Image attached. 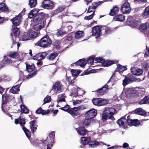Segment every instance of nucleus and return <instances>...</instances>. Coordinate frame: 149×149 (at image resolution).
<instances>
[{
	"label": "nucleus",
	"mask_w": 149,
	"mask_h": 149,
	"mask_svg": "<svg viewBox=\"0 0 149 149\" xmlns=\"http://www.w3.org/2000/svg\"><path fill=\"white\" fill-rule=\"evenodd\" d=\"M129 116L127 117L126 119L124 117L118 120L117 122V124L120 126L125 128L127 127V124L130 126H137L140 124V123L137 119H132L129 118Z\"/></svg>",
	"instance_id": "f257e3e1"
},
{
	"label": "nucleus",
	"mask_w": 149,
	"mask_h": 149,
	"mask_svg": "<svg viewBox=\"0 0 149 149\" xmlns=\"http://www.w3.org/2000/svg\"><path fill=\"white\" fill-rule=\"evenodd\" d=\"M44 18L43 13L38 14L33 18V20L36 22L38 20V22H36L33 26V29L36 31L41 29L44 26L43 19Z\"/></svg>",
	"instance_id": "f03ea898"
},
{
	"label": "nucleus",
	"mask_w": 149,
	"mask_h": 149,
	"mask_svg": "<svg viewBox=\"0 0 149 149\" xmlns=\"http://www.w3.org/2000/svg\"><path fill=\"white\" fill-rule=\"evenodd\" d=\"M52 43V41L48 35L43 37L38 42V45L40 47L46 48Z\"/></svg>",
	"instance_id": "7ed1b4c3"
},
{
	"label": "nucleus",
	"mask_w": 149,
	"mask_h": 149,
	"mask_svg": "<svg viewBox=\"0 0 149 149\" xmlns=\"http://www.w3.org/2000/svg\"><path fill=\"white\" fill-rule=\"evenodd\" d=\"M86 109L85 107L81 105L77 107L70 108L68 111V113L74 117L79 115L80 113V111Z\"/></svg>",
	"instance_id": "20e7f679"
},
{
	"label": "nucleus",
	"mask_w": 149,
	"mask_h": 149,
	"mask_svg": "<svg viewBox=\"0 0 149 149\" xmlns=\"http://www.w3.org/2000/svg\"><path fill=\"white\" fill-rule=\"evenodd\" d=\"M63 90V86L62 84L60 82H56L53 86L51 91L54 93H57L61 92Z\"/></svg>",
	"instance_id": "39448f33"
},
{
	"label": "nucleus",
	"mask_w": 149,
	"mask_h": 149,
	"mask_svg": "<svg viewBox=\"0 0 149 149\" xmlns=\"http://www.w3.org/2000/svg\"><path fill=\"white\" fill-rule=\"evenodd\" d=\"M92 101L93 104L96 106L104 105L107 104L108 102L107 100L100 98H93Z\"/></svg>",
	"instance_id": "423d86ee"
},
{
	"label": "nucleus",
	"mask_w": 149,
	"mask_h": 149,
	"mask_svg": "<svg viewBox=\"0 0 149 149\" xmlns=\"http://www.w3.org/2000/svg\"><path fill=\"white\" fill-rule=\"evenodd\" d=\"M137 94L136 90L134 88H131L126 90L125 96L127 98L130 99L135 97Z\"/></svg>",
	"instance_id": "0eeeda50"
},
{
	"label": "nucleus",
	"mask_w": 149,
	"mask_h": 149,
	"mask_svg": "<svg viewBox=\"0 0 149 149\" xmlns=\"http://www.w3.org/2000/svg\"><path fill=\"white\" fill-rule=\"evenodd\" d=\"M131 10V8L130 4L128 1H125L122 5L121 11L123 13H129Z\"/></svg>",
	"instance_id": "6e6552de"
},
{
	"label": "nucleus",
	"mask_w": 149,
	"mask_h": 149,
	"mask_svg": "<svg viewBox=\"0 0 149 149\" xmlns=\"http://www.w3.org/2000/svg\"><path fill=\"white\" fill-rule=\"evenodd\" d=\"M115 109L113 108H105L104 111L108 116H109V119L112 120L115 119L113 116L115 114Z\"/></svg>",
	"instance_id": "1a4fd4ad"
},
{
	"label": "nucleus",
	"mask_w": 149,
	"mask_h": 149,
	"mask_svg": "<svg viewBox=\"0 0 149 149\" xmlns=\"http://www.w3.org/2000/svg\"><path fill=\"white\" fill-rule=\"evenodd\" d=\"M97 111L94 109H92L87 111L84 114L86 118L92 119L94 118L97 115Z\"/></svg>",
	"instance_id": "9d476101"
},
{
	"label": "nucleus",
	"mask_w": 149,
	"mask_h": 149,
	"mask_svg": "<svg viewBox=\"0 0 149 149\" xmlns=\"http://www.w3.org/2000/svg\"><path fill=\"white\" fill-rule=\"evenodd\" d=\"M136 81V79L134 76L129 74L127 77H126L125 79L123 80V85L125 86L129 83H132Z\"/></svg>",
	"instance_id": "9b49d317"
},
{
	"label": "nucleus",
	"mask_w": 149,
	"mask_h": 149,
	"mask_svg": "<svg viewBox=\"0 0 149 149\" xmlns=\"http://www.w3.org/2000/svg\"><path fill=\"white\" fill-rule=\"evenodd\" d=\"M53 4L50 0H44L42 4V6L45 9H51L53 8Z\"/></svg>",
	"instance_id": "f8f14e48"
},
{
	"label": "nucleus",
	"mask_w": 149,
	"mask_h": 149,
	"mask_svg": "<svg viewBox=\"0 0 149 149\" xmlns=\"http://www.w3.org/2000/svg\"><path fill=\"white\" fill-rule=\"evenodd\" d=\"M100 28L98 26H96L92 29V35L96 36V38L100 37L101 35Z\"/></svg>",
	"instance_id": "ddd939ff"
},
{
	"label": "nucleus",
	"mask_w": 149,
	"mask_h": 149,
	"mask_svg": "<svg viewBox=\"0 0 149 149\" xmlns=\"http://www.w3.org/2000/svg\"><path fill=\"white\" fill-rule=\"evenodd\" d=\"M47 52H43L38 53L34 56L33 59L36 60H41L45 58V57L47 55Z\"/></svg>",
	"instance_id": "4468645a"
},
{
	"label": "nucleus",
	"mask_w": 149,
	"mask_h": 149,
	"mask_svg": "<svg viewBox=\"0 0 149 149\" xmlns=\"http://www.w3.org/2000/svg\"><path fill=\"white\" fill-rule=\"evenodd\" d=\"M108 89V86L107 85H105L101 88L97 90L96 91L97 92V94L98 96L103 95L104 93H107Z\"/></svg>",
	"instance_id": "2eb2a0df"
},
{
	"label": "nucleus",
	"mask_w": 149,
	"mask_h": 149,
	"mask_svg": "<svg viewBox=\"0 0 149 149\" xmlns=\"http://www.w3.org/2000/svg\"><path fill=\"white\" fill-rule=\"evenodd\" d=\"M131 73L134 75L139 76L143 73L142 70L140 68H132L131 69Z\"/></svg>",
	"instance_id": "dca6fc26"
},
{
	"label": "nucleus",
	"mask_w": 149,
	"mask_h": 149,
	"mask_svg": "<svg viewBox=\"0 0 149 149\" xmlns=\"http://www.w3.org/2000/svg\"><path fill=\"white\" fill-rule=\"evenodd\" d=\"M22 16L21 15L19 14L12 19L13 23L15 26H18L20 24Z\"/></svg>",
	"instance_id": "f3484780"
},
{
	"label": "nucleus",
	"mask_w": 149,
	"mask_h": 149,
	"mask_svg": "<svg viewBox=\"0 0 149 149\" xmlns=\"http://www.w3.org/2000/svg\"><path fill=\"white\" fill-rule=\"evenodd\" d=\"M77 132L81 136H84L88 133V131L84 127H80L76 129Z\"/></svg>",
	"instance_id": "a211bd4d"
},
{
	"label": "nucleus",
	"mask_w": 149,
	"mask_h": 149,
	"mask_svg": "<svg viewBox=\"0 0 149 149\" xmlns=\"http://www.w3.org/2000/svg\"><path fill=\"white\" fill-rule=\"evenodd\" d=\"M91 138L90 136H88L87 137H82L81 138V141L82 145L80 146V148H84V146L88 144Z\"/></svg>",
	"instance_id": "6ab92c4d"
},
{
	"label": "nucleus",
	"mask_w": 149,
	"mask_h": 149,
	"mask_svg": "<svg viewBox=\"0 0 149 149\" xmlns=\"http://www.w3.org/2000/svg\"><path fill=\"white\" fill-rule=\"evenodd\" d=\"M127 69V68L125 67L119 65H117V67L116 69V71L119 72V73L121 74V75L125 76V75H123L121 73H123L124 71L126 70Z\"/></svg>",
	"instance_id": "aec40b11"
},
{
	"label": "nucleus",
	"mask_w": 149,
	"mask_h": 149,
	"mask_svg": "<svg viewBox=\"0 0 149 149\" xmlns=\"http://www.w3.org/2000/svg\"><path fill=\"white\" fill-rule=\"evenodd\" d=\"M95 61L97 62L100 63H102L103 66H108L110 65L109 64L106 63L105 60L102 58L100 57H97L95 58Z\"/></svg>",
	"instance_id": "412c9836"
},
{
	"label": "nucleus",
	"mask_w": 149,
	"mask_h": 149,
	"mask_svg": "<svg viewBox=\"0 0 149 149\" xmlns=\"http://www.w3.org/2000/svg\"><path fill=\"white\" fill-rule=\"evenodd\" d=\"M149 28V24L148 22H146L144 24H140L139 27V29L142 32H143Z\"/></svg>",
	"instance_id": "4be33fe9"
},
{
	"label": "nucleus",
	"mask_w": 149,
	"mask_h": 149,
	"mask_svg": "<svg viewBox=\"0 0 149 149\" xmlns=\"http://www.w3.org/2000/svg\"><path fill=\"white\" fill-rule=\"evenodd\" d=\"M30 124V127L31 129V132L33 133L36 131L37 129V126L36 124V121L35 120H33L29 123Z\"/></svg>",
	"instance_id": "5701e85b"
},
{
	"label": "nucleus",
	"mask_w": 149,
	"mask_h": 149,
	"mask_svg": "<svg viewBox=\"0 0 149 149\" xmlns=\"http://www.w3.org/2000/svg\"><path fill=\"white\" fill-rule=\"evenodd\" d=\"M119 9V8L117 6L113 7V8L111 10L109 15L111 16L115 15L118 13Z\"/></svg>",
	"instance_id": "b1692460"
},
{
	"label": "nucleus",
	"mask_w": 149,
	"mask_h": 149,
	"mask_svg": "<svg viewBox=\"0 0 149 149\" xmlns=\"http://www.w3.org/2000/svg\"><path fill=\"white\" fill-rule=\"evenodd\" d=\"M134 112L137 114L142 116H145L146 114V113L145 111L140 108L136 109L134 111Z\"/></svg>",
	"instance_id": "393cba45"
},
{
	"label": "nucleus",
	"mask_w": 149,
	"mask_h": 149,
	"mask_svg": "<svg viewBox=\"0 0 149 149\" xmlns=\"http://www.w3.org/2000/svg\"><path fill=\"white\" fill-rule=\"evenodd\" d=\"M39 12V10L35 8L33 10H31L29 13L28 14V17L29 18H31L36 15Z\"/></svg>",
	"instance_id": "a878e982"
},
{
	"label": "nucleus",
	"mask_w": 149,
	"mask_h": 149,
	"mask_svg": "<svg viewBox=\"0 0 149 149\" xmlns=\"http://www.w3.org/2000/svg\"><path fill=\"white\" fill-rule=\"evenodd\" d=\"M15 122L16 124L19 123L22 126L25 123V119L23 118H21V117L17 119H15Z\"/></svg>",
	"instance_id": "bb28decb"
},
{
	"label": "nucleus",
	"mask_w": 149,
	"mask_h": 149,
	"mask_svg": "<svg viewBox=\"0 0 149 149\" xmlns=\"http://www.w3.org/2000/svg\"><path fill=\"white\" fill-rule=\"evenodd\" d=\"M125 16L122 15H119L116 16L113 18L114 20L122 22L125 20Z\"/></svg>",
	"instance_id": "cd10ccee"
},
{
	"label": "nucleus",
	"mask_w": 149,
	"mask_h": 149,
	"mask_svg": "<svg viewBox=\"0 0 149 149\" xmlns=\"http://www.w3.org/2000/svg\"><path fill=\"white\" fill-rule=\"evenodd\" d=\"M84 33L82 31H76L75 33L74 36L77 39H79L83 37Z\"/></svg>",
	"instance_id": "c85d7f7f"
},
{
	"label": "nucleus",
	"mask_w": 149,
	"mask_h": 149,
	"mask_svg": "<svg viewBox=\"0 0 149 149\" xmlns=\"http://www.w3.org/2000/svg\"><path fill=\"white\" fill-rule=\"evenodd\" d=\"M149 103V97L146 96L142 100L139 101V103L140 104H147Z\"/></svg>",
	"instance_id": "c756f323"
},
{
	"label": "nucleus",
	"mask_w": 149,
	"mask_h": 149,
	"mask_svg": "<svg viewBox=\"0 0 149 149\" xmlns=\"http://www.w3.org/2000/svg\"><path fill=\"white\" fill-rule=\"evenodd\" d=\"M8 55L12 58L15 59L18 58L19 57V54L16 52H10L9 53Z\"/></svg>",
	"instance_id": "7c9ffc66"
},
{
	"label": "nucleus",
	"mask_w": 149,
	"mask_h": 149,
	"mask_svg": "<svg viewBox=\"0 0 149 149\" xmlns=\"http://www.w3.org/2000/svg\"><path fill=\"white\" fill-rule=\"evenodd\" d=\"M86 64L84 59H82L79 60L75 63V64L80 66L81 67H84Z\"/></svg>",
	"instance_id": "2f4dec72"
},
{
	"label": "nucleus",
	"mask_w": 149,
	"mask_h": 149,
	"mask_svg": "<svg viewBox=\"0 0 149 149\" xmlns=\"http://www.w3.org/2000/svg\"><path fill=\"white\" fill-rule=\"evenodd\" d=\"M19 85H18L12 87L10 90V92L13 93H16L18 91H19Z\"/></svg>",
	"instance_id": "473e14b6"
},
{
	"label": "nucleus",
	"mask_w": 149,
	"mask_h": 149,
	"mask_svg": "<svg viewBox=\"0 0 149 149\" xmlns=\"http://www.w3.org/2000/svg\"><path fill=\"white\" fill-rule=\"evenodd\" d=\"M149 61H143L142 64V68L146 71L148 70L149 67Z\"/></svg>",
	"instance_id": "72a5a7b5"
},
{
	"label": "nucleus",
	"mask_w": 149,
	"mask_h": 149,
	"mask_svg": "<svg viewBox=\"0 0 149 149\" xmlns=\"http://www.w3.org/2000/svg\"><path fill=\"white\" fill-rule=\"evenodd\" d=\"M142 15L145 18H146L149 16V6L145 8Z\"/></svg>",
	"instance_id": "f704fd0d"
},
{
	"label": "nucleus",
	"mask_w": 149,
	"mask_h": 149,
	"mask_svg": "<svg viewBox=\"0 0 149 149\" xmlns=\"http://www.w3.org/2000/svg\"><path fill=\"white\" fill-rule=\"evenodd\" d=\"M38 34L37 32L33 31H30L28 33V35L30 38H35L38 36Z\"/></svg>",
	"instance_id": "c9c22d12"
},
{
	"label": "nucleus",
	"mask_w": 149,
	"mask_h": 149,
	"mask_svg": "<svg viewBox=\"0 0 149 149\" xmlns=\"http://www.w3.org/2000/svg\"><path fill=\"white\" fill-rule=\"evenodd\" d=\"M58 56V54L56 52L52 53L47 57L48 59L51 61L54 59Z\"/></svg>",
	"instance_id": "e433bc0d"
},
{
	"label": "nucleus",
	"mask_w": 149,
	"mask_h": 149,
	"mask_svg": "<svg viewBox=\"0 0 149 149\" xmlns=\"http://www.w3.org/2000/svg\"><path fill=\"white\" fill-rule=\"evenodd\" d=\"M8 10V8L3 3L0 4V10L2 11L7 12Z\"/></svg>",
	"instance_id": "4c0bfd02"
},
{
	"label": "nucleus",
	"mask_w": 149,
	"mask_h": 149,
	"mask_svg": "<svg viewBox=\"0 0 149 149\" xmlns=\"http://www.w3.org/2000/svg\"><path fill=\"white\" fill-rule=\"evenodd\" d=\"M35 69V66L33 64L31 65L26 64V69L29 72H31Z\"/></svg>",
	"instance_id": "58836bf2"
},
{
	"label": "nucleus",
	"mask_w": 149,
	"mask_h": 149,
	"mask_svg": "<svg viewBox=\"0 0 149 149\" xmlns=\"http://www.w3.org/2000/svg\"><path fill=\"white\" fill-rule=\"evenodd\" d=\"M13 32L14 36L16 37H18L19 35V29L17 27L14 28L13 29Z\"/></svg>",
	"instance_id": "ea45409f"
},
{
	"label": "nucleus",
	"mask_w": 149,
	"mask_h": 149,
	"mask_svg": "<svg viewBox=\"0 0 149 149\" xmlns=\"http://www.w3.org/2000/svg\"><path fill=\"white\" fill-rule=\"evenodd\" d=\"M57 101L58 103L62 102H65V100L64 95L63 94H60L58 95Z\"/></svg>",
	"instance_id": "a19ab883"
},
{
	"label": "nucleus",
	"mask_w": 149,
	"mask_h": 149,
	"mask_svg": "<svg viewBox=\"0 0 149 149\" xmlns=\"http://www.w3.org/2000/svg\"><path fill=\"white\" fill-rule=\"evenodd\" d=\"M99 142L96 140L91 141L89 143V146L91 147H94L99 144Z\"/></svg>",
	"instance_id": "79ce46f5"
},
{
	"label": "nucleus",
	"mask_w": 149,
	"mask_h": 149,
	"mask_svg": "<svg viewBox=\"0 0 149 149\" xmlns=\"http://www.w3.org/2000/svg\"><path fill=\"white\" fill-rule=\"evenodd\" d=\"M83 122V125L85 126H88L91 124L92 120L86 118Z\"/></svg>",
	"instance_id": "37998d69"
},
{
	"label": "nucleus",
	"mask_w": 149,
	"mask_h": 149,
	"mask_svg": "<svg viewBox=\"0 0 149 149\" xmlns=\"http://www.w3.org/2000/svg\"><path fill=\"white\" fill-rule=\"evenodd\" d=\"M37 4L36 0H29V5L31 8L34 7Z\"/></svg>",
	"instance_id": "c03bdc74"
},
{
	"label": "nucleus",
	"mask_w": 149,
	"mask_h": 149,
	"mask_svg": "<svg viewBox=\"0 0 149 149\" xmlns=\"http://www.w3.org/2000/svg\"><path fill=\"white\" fill-rule=\"evenodd\" d=\"M118 28V27H116L112 29L111 28L106 27L104 28L105 33L107 34L111 33L113 31V29H116Z\"/></svg>",
	"instance_id": "a18cd8bd"
},
{
	"label": "nucleus",
	"mask_w": 149,
	"mask_h": 149,
	"mask_svg": "<svg viewBox=\"0 0 149 149\" xmlns=\"http://www.w3.org/2000/svg\"><path fill=\"white\" fill-rule=\"evenodd\" d=\"M22 129L25 132L26 136L28 138L30 137L31 136V133L28 130L24 127H22Z\"/></svg>",
	"instance_id": "49530a36"
},
{
	"label": "nucleus",
	"mask_w": 149,
	"mask_h": 149,
	"mask_svg": "<svg viewBox=\"0 0 149 149\" xmlns=\"http://www.w3.org/2000/svg\"><path fill=\"white\" fill-rule=\"evenodd\" d=\"M131 24L132 25L135 27H138L139 28V27L140 26L141 23L140 22L137 20H134V21L132 22V24Z\"/></svg>",
	"instance_id": "de8ad7c7"
},
{
	"label": "nucleus",
	"mask_w": 149,
	"mask_h": 149,
	"mask_svg": "<svg viewBox=\"0 0 149 149\" xmlns=\"http://www.w3.org/2000/svg\"><path fill=\"white\" fill-rule=\"evenodd\" d=\"M2 99L3 101L2 104V109L3 110V106L4 104H6L7 99L6 95H3L2 96Z\"/></svg>",
	"instance_id": "09e8293b"
},
{
	"label": "nucleus",
	"mask_w": 149,
	"mask_h": 149,
	"mask_svg": "<svg viewBox=\"0 0 149 149\" xmlns=\"http://www.w3.org/2000/svg\"><path fill=\"white\" fill-rule=\"evenodd\" d=\"M71 72L72 76L74 77H77L79 74V71L77 70H72Z\"/></svg>",
	"instance_id": "8fccbe9b"
},
{
	"label": "nucleus",
	"mask_w": 149,
	"mask_h": 149,
	"mask_svg": "<svg viewBox=\"0 0 149 149\" xmlns=\"http://www.w3.org/2000/svg\"><path fill=\"white\" fill-rule=\"evenodd\" d=\"M65 8V6H61L58 7L56 10V11L57 13H60L64 10Z\"/></svg>",
	"instance_id": "3c124183"
},
{
	"label": "nucleus",
	"mask_w": 149,
	"mask_h": 149,
	"mask_svg": "<svg viewBox=\"0 0 149 149\" xmlns=\"http://www.w3.org/2000/svg\"><path fill=\"white\" fill-rule=\"evenodd\" d=\"M95 58V57L94 56H92L90 57L89 59L87 61V63L89 64L90 65H92L93 63Z\"/></svg>",
	"instance_id": "603ef678"
},
{
	"label": "nucleus",
	"mask_w": 149,
	"mask_h": 149,
	"mask_svg": "<svg viewBox=\"0 0 149 149\" xmlns=\"http://www.w3.org/2000/svg\"><path fill=\"white\" fill-rule=\"evenodd\" d=\"M109 116H108L107 113L103 111L102 116V120L103 121H105L107 119V118L109 119Z\"/></svg>",
	"instance_id": "864d4df0"
},
{
	"label": "nucleus",
	"mask_w": 149,
	"mask_h": 149,
	"mask_svg": "<svg viewBox=\"0 0 149 149\" xmlns=\"http://www.w3.org/2000/svg\"><path fill=\"white\" fill-rule=\"evenodd\" d=\"M102 1L99 2H94L92 5V7L93 8V10H95L96 8L102 3Z\"/></svg>",
	"instance_id": "5fc2aeb1"
},
{
	"label": "nucleus",
	"mask_w": 149,
	"mask_h": 149,
	"mask_svg": "<svg viewBox=\"0 0 149 149\" xmlns=\"http://www.w3.org/2000/svg\"><path fill=\"white\" fill-rule=\"evenodd\" d=\"M21 111L23 113H28L29 112V110L24 105H21Z\"/></svg>",
	"instance_id": "6e6d98bb"
},
{
	"label": "nucleus",
	"mask_w": 149,
	"mask_h": 149,
	"mask_svg": "<svg viewBox=\"0 0 149 149\" xmlns=\"http://www.w3.org/2000/svg\"><path fill=\"white\" fill-rule=\"evenodd\" d=\"M67 32L66 31H58L56 33V35L58 36H62L66 34Z\"/></svg>",
	"instance_id": "4d7b16f0"
},
{
	"label": "nucleus",
	"mask_w": 149,
	"mask_h": 149,
	"mask_svg": "<svg viewBox=\"0 0 149 149\" xmlns=\"http://www.w3.org/2000/svg\"><path fill=\"white\" fill-rule=\"evenodd\" d=\"M43 111L44 110H42L41 108L40 107L36 110V112L37 114L42 113V114H45L48 113L46 111H45V113H44L43 112Z\"/></svg>",
	"instance_id": "13d9d810"
},
{
	"label": "nucleus",
	"mask_w": 149,
	"mask_h": 149,
	"mask_svg": "<svg viewBox=\"0 0 149 149\" xmlns=\"http://www.w3.org/2000/svg\"><path fill=\"white\" fill-rule=\"evenodd\" d=\"M51 98L50 96L46 97L44 100V102L43 104L50 102L51 101Z\"/></svg>",
	"instance_id": "bf43d9fd"
},
{
	"label": "nucleus",
	"mask_w": 149,
	"mask_h": 149,
	"mask_svg": "<svg viewBox=\"0 0 149 149\" xmlns=\"http://www.w3.org/2000/svg\"><path fill=\"white\" fill-rule=\"evenodd\" d=\"M60 109L63 110L68 112V111L70 108H69V106L68 105H66L64 107H61Z\"/></svg>",
	"instance_id": "052dcab7"
},
{
	"label": "nucleus",
	"mask_w": 149,
	"mask_h": 149,
	"mask_svg": "<svg viewBox=\"0 0 149 149\" xmlns=\"http://www.w3.org/2000/svg\"><path fill=\"white\" fill-rule=\"evenodd\" d=\"M36 71L32 73H30L27 76V77L28 78H31L36 75Z\"/></svg>",
	"instance_id": "680f3d73"
},
{
	"label": "nucleus",
	"mask_w": 149,
	"mask_h": 149,
	"mask_svg": "<svg viewBox=\"0 0 149 149\" xmlns=\"http://www.w3.org/2000/svg\"><path fill=\"white\" fill-rule=\"evenodd\" d=\"M94 15V12H93L91 15H89L88 16H87V17H86V16L85 17L84 19H86V20H90L93 18Z\"/></svg>",
	"instance_id": "e2e57ef3"
},
{
	"label": "nucleus",
	"mask_w": 149,
	"mask_h": 149,
	"mask_svg": "<svg viewBox=\"0 0 149 149\" xmlns=\"http://www.w3.org/2000/svg\"><path fill=\"white\" fill-rule=\"evenodd\" d=\"M134 21V20L133 19V17L131 16H129L127 19V22H130V24H132V22H133Z\"/></svg>",
	"instance_id": "0e129e2a"
},
{
	"label": "nucleus",
	"mask_w": 149,
	"mask_h": 149,
	"mask_svg": "<svg viewBox=\"0 0 149 149\" xmlns=\"http://www.w3.org/2000/svg\"><path fill=\"white\" fill-rule=\"evenodd\" d=\"M3 60H5L4 63L6 65L12 62L11 60L8 58H7L6 59H3Z\"/></svg>",
	"instance_id": "69168bd1"
},
{
	"label": "nucleus",
	"mask_w": 149,
	"mask_h": 149,
	"mask_svg": "<svg viewBox=\"0 0 149 149\" xmlns=\"http://www.w3.org/2000/svg\"><path fill=\"white\" fill-rule=\"evenodd\" d=\"M55 132H50L49 134V137L50 138H52V139H54V138Z\"/></svg>",
	"instance_id": "338daca9"
},
{
	"label": "nucleus",
	"mask_w": 149,
	"mask_h": 149,
	"mask_svg": "<svg viewBox=\"0 0 149 149\" xmlns=\"http://www.w3.org/2000/svg\"><path fill=\"white\" fill-rule=\"evenodd\" d=\"M22 40H27L29 39V38L25 35H23L22 37Z\"/></svg>",
	"instance_id": "774afa93"
}]
</instances>
